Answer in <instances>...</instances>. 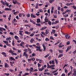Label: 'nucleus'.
<instances>
[{"instance_id": "17", "label": "nucleus", "mask_w": 76, "mask_h": 76, "mask_svg": "<svg viewBox=\"0 0 76 76\" xmlns=\"http://www.w3.org/2000/svg\"><path fill=\"white\" fill-rule=\"evenodd\" d=\"M14 38L16 39H17V40H19V37H17V36H15L14 37Z\"/></svg>"}, {"instance_id": "50", "label": "nucleus", "mask_w": 76, "mask_h": 76, "mask_svg": "<svg viewBox=\"0 0 76 76\" xmlns=\"http://www.w3.org/2000/svg\"><path fill=\"white\" fill-rule=\"evenodd\" d=\"M48 23L49 25H51V22L50 21H49L48 22Z\"/></svg>"}, {"instance_id": "26", "label": "nucleus", "mask_w": 76, "mask_h": 76, "mask_svg": "<svg viewBox=\"0 0 76 76\" xmlns=\"http://www.w3.org/2000/svg\"><path fill=\"white\" fill-rule=\"evenodd\" d=\"M37 23H39L40 22H41V20H40V19H37Z\"/></svg>"}, {"instance_id": "19", "label": "nucleus", "mask_w": 76, "mask_h": 76, "mask_svg": "<svg viewBox=\"0 0 76 76\" xmlns=\"http://www.w3.org/2000/svg\"><path fill=\"white\" fill-rule=\"evenodd\" d=\"M59 52L60 53H61V54H62V53H63V50H58Z\"/></svg>"}, {"instance_id": "18", "label": "nucleus", "mask_w": 76, "mask_h": 76, "mask_svg": "<svg viewBox=\"0 0 76 76\" xmlns=\"http://www.w3.org/2000/svg\"><path fill=\"white\" fill-rule=\"evenodd\" d=\"M34 41V39L33 38L31 39V40H30L31 43H32Z\"/></svg>"}, {"instance_id": "22", "label": "nucleus", "mask_w": 76, "mask_h": 76, "mask_svg": "<svg viewBox=\"0 0 76 76\" xmlns=\"http://www.w3.org/2000/svg\"><path fill=\"white\" fill-rule=\"evenodd\" d=\"M20 33H19V35H21V36H23V34L22 33V32H23V31H19Z\"/></svg>"}, {"instance_id": "41", "label": "nucleus", "mask_w": 76, "mask_h": 76, "mask_svg": "<svg viewBox=\"0 0 76 76\" xmlns=\"http://www.w3.org/2000/svg\"><path fill=\"white\" fill-rule=\"evenodd\" d=\"M48 20V18H47V17L46 16L45 19V21H47Z\"/></svg>"}, {"instance_id": "63", "label": "nucleus", "mask_w": 76, "mask_h": 76, "mask_svg": "<svg viewBox=\"0 0 76 76\" xmlns=\"http://www.w3.org/2000/svg\"><path fill=\"white\" fill-rule=\"evenodd\" d=\"M63 10H64L63 8H61V12H63Z\"/></svg>"}, {"instance_id": "30", "label": "nucleus", "mask_w": 76, "mask_h": 76, "mask_svg": "<svg viewBox=\"0 0 76 76\" xmlns=\"http://www.w3.org/2000/svg\"><path fill=\"white\" fill-rule=\"evenodd\" d=\"M72 8H73L74 9H75V10H76V7L75 6V5H73L72 6Z\"/></svg>"}, {"instance_id": "62", "label": "nucleus", "mask_w": 76, "mask_h": 76, "mask_svg": "<svg viewBox=\"0 0 76 76\" xmlns=\"http://www.w3.org/2000/svg\"><path fill=\"white\" fill-rule=\"evenodd\" d=\"M4 10H8V11H9V8H5L4 9Z\"/></svg>"}, {"instance_id": "13", "label": "nucleus", "mask_w": 76, "mask_h": 76, "mask_svg": "<svg viewBox=\"0 0 76 76\" xmlns=\"http://www.w3.org/2000/svg\"><path fill=\"white\" fill-rule=\"evenodd\" d=\"M15 63V62L14 61L11 62L10 61V64L11 66H13V64H14Z\"/></svg>"}, {"instance_id": "4", "label": "nucleus", "mask_w": 76, "mask_h": 76, "mask_svg": "<svg viewBox=\"0 0 76 76\" xmlns=\"http://www.w3.org/2000/svg\"><path fill=\"white\" fill-rule=\"evenodd\" d=\"M59 22V21L58 20L56 21H55V22H53L52 23V25H54V24L55 25H56V24H57V23H58Z\"/></svg>"}, {"instance_id": "14", "label": "nucleus", "mask_w": 76, "mask_h": 76, "mask_svg": "<svg viewBox=\"0 0 76 76\" xmlns=\"http://www.w3.org/2000/svg\"><path fill=\"white\" fill-rule=\"evenodd\" d=\"M23 56H25V57L26 58H28V54H25V55H24V54H23Z\"/></svg>"}, {"instance_id": "28", "label": "nucleus", "mask_w": 76, "mask_h": 76, "mask_svg": "<svg viewBox=\"0 0 76 76\" xmlns=\"http://www.w3.org/2000/svg\"><path fill=\"white\" fill-rule=\"evenodd\" d=\"M12 55H15V56H17V53H15L12 52V53H11Z\"/></svg>"}, {"instance_id": "29", "label": "nucleus", "mask_w": 76, "mask_h": 76, "mask_svg": "<svg viewBox=\"0 0 76 76\" xmlns=\"http://www.w3.org/2000/svg\"><path fill=\"white\" fill-rule=\"evenodd\" d=\"M42 67H43V69H45V68H46L47 67V66L46 65H45L44 66H42Z\"/></svg>"}, {"instance_id": "11", "label": "nucleus", "mask_w": 76, "mask_h": 76, "mask_svg": "<svg viewBox=\"0 0 76 76\" xmlns=\"http://www.w3.org/2000/svg\"><path fill=\"white\" fill-rule=\"evenodd\" d=\"M65 37L66 39H69L70 38V36H69V35L67 34L65 35Z\"/></svg>"}, {"instance_id": "42", "label": "nucleus", "mask_w": 76, "mask_h": 76, "mask_svg": "<svg viewBox=\"0 0 76 76\" xmlns=\"http://www.w3.org/2000/svg\"><path fill=\"white\" fill-rule=\"evenodd\" d=\"M45 40L47 41H48L50 40V39L48 38H46L45 39Z\"/></svg>"}, {"instance_id": "9", "label": "nucleus", "mask_w": 76, "mask_h": 76, "mask_svg": "<svg viewBox=\"0 0 76 76\" xmlns=\"http://www.w3.org/2000/svg\"><path fill=\"white\" fill-rule=\"evenodd\" d=\"M36 48H38V49H39V51H42V50H41V47L40 46H36Z\"/></svg>"}, {"instance_id": "56", "label": "nucleus", "mask_w": 76, "mask_h": 76, "mask_svg": "<svg viewBox=\"0 0 76 76\" xmlns=\"http://www.w3.org/2000/svg\"><path fill=\"white\" fill-rule=\"evenodd\" d=\"M19 17H20V18H21L22 17V14H19Z\"/></svg>"}, {"instance_id": "27", "label": "nucleus", "mask_w": 76, "mask_h": 76, "mask_svg": "<svg viewBox=\"0 0 76 76\" xmlns=\"http://www.w3.org/2000/svg\"><path fill=\"white\" fill-rule=\"evenodd\" d=\"M62 56H63V54H61L59 55V56H58V58H60V57H62Z\"/></svg>"}, {"instance_id": "48", "label": "nucleus", "mask_w": 76, "mask_h": 76, "mask_svg": "<svg viewBox=\"0 0 76 76\" xmlns=\"http://www.w3.org/2000/svg\"><path fill=\"white\" fill-rule=\"evenodd\" d=\"M50 39H52L53 40H54V39L52 36H50Z\"/></svg>"}, {"instance_id": "61", "label": "nucleus", "mask_w": 76, "mask_h": 76, "mask_svg": "<svg viewBox=\"0 0 76 76\" xmlns=\"http://www.w3.org/2000/svg\"><path fill=\"white\" fill-rule=\"evenodd\" d=\"M52 64H54V61H52Z\"/></svg>"}, {"instance_id": "32", "label": "nucleus", "mask_w": 76, "mask_h": 76, "mask_svg": "<svg viewBox=\"0 0 76 76\" xmlns=\"http://www.w3.org/2000/svg\"><path fill=\"white\" fill-rule=\"evenodd\" d=\"M36 25L37 26H41V24H40V23L36 24Z\"/></svg>"}, {"instance_id": "10", "label": "nucleus", "mask_w": 76, "mask_h": 76, "mask_svg": "<svg viewBox=\"0 0 76 76\" xmlns=\"http://www.w3.org/2000/svg\"><path fill=\"white\" fill-rule=\"evenodd\" d=\"M42 46L44 49L43 51H45V50H46V47L45 46V45H44V44H42Z\"/></svg>"}, {"instance_id": "46", "label": "nucleus", "mask_w": 76, "mask_h": 76, "mask_svg": "<svg viewBox=\"0 0 76 76\" xmlns=\"http://www.w3.org/2000/svg\"><path fill=\"white\" fill-rule=\"evenodd\" d=\"M35 8L36 9H38V5L37 4L36 5Z\"/></svg>"}, {"instance_id": "31", "label": "nucleus", "mask_w": 76, "mask_h": 76, "mask_svg": "<svg viewBox=\"0 0 76 76\" xmlns=\"http://www.w3.org/2000/svg\"><path fill=\"white\" fill-rule=\"evenodd\" d=\"M31 61H32V58H31L29 59H28V63H30Z\"/></svg>"}, {"instance_id": "24", "label": "nucleus", "mask_w": 76, "mask_h": 76, "mask_svg": "<svg viewBox=\"0 0 76 76\" xmlns=\"http://www.w3.org/2000/svg\"><path fill=\"white\" fill-rule=\"evenodd\" d=\"M3 42L4 43H5L6 44H9V43L8 42V41H3Z\"/></svg>"}, {"instance_id": "53", "label": "nucleus", "mask_w": 76, "mask_h": 76, "mask_svg": "<svg viewBox=\"0 0 76 76\" xmlns=\"http://www.w3.org/2000/svg\"><path fill=\"white\" fill-rule=\"evenodd\" d=\"M4 12V11H2V12H1V11H0V14H3V13Z\"/></svg>"}, {"instance_id": "3", "label": "nucleus", "mask_w": 76, "mask_h": 76, "mask_svg": "<svg viewBox=\"0 0 76 76\" xmlns=\"http://www.w3.org/2000/svg\"><path fill=\"white\" fill-rule=\"evenodd\" d=\"M76 70L75 69H73V72L74 73L72 74L73 75H74V76H76Z\"/></svg>"}, {"instance_id": "20", "label": "nucleus", "mask_w": 76, "mask_h": 76, "mask_svg": "<svg viewBox=\"0 0 76 76\" xmlns=\"http://www.w3.org/2000/svg\"><path fill=\"white\" fill-rule=\"evenodd\" d=\"M44 69V68H43V67H42V69L39 68V71H42Z\"/></svg>"}, {"instance_id": "39", "label": "nucleus", "mask_w": 76, "mask_h": 76, "mask_svg": "<svg viewBox=\"0 0 76 76\" xmlns=\"http://www.w3.org/2000/svg\"><path fill=\"white\" fill-rule=\"evenodd\" d=\"M10 35H14V34H13V33L12 32H10Z\"/></svg>"}, {"instance_id": "45", "label": "nucleus", "mask_w": 76, "mask_h": 76, "mask_svg": "<svg viewBox=\"0 0 76 76\" xmlns=\"http://www.w3.org/2000/svg\"><path fill=\"white\" fill-rule=\"evenodd\" d=\"M39 11L40 12H43V10H42V9H39Z\"/></svg>"}, {"instance_id": "49", "label": "nucleus", "mask_w": 76, "mask_h": 76, "mask_svg": "<svg viewBox=\"0 0 76 76\" xmlns=\"http://www.w3.org/2000/svg\"><path fill=\"white\" fill-rule=\"evenodd\" d=\"M69 44H70V42L69 41H68L66 43V45H69Z\"/></svg>"}, {"instance_id": "5", "label": "nucleus", "mask_w": 76, "mask_h": 76, "mask_svg": "<svg viewBox=\"0 0 76 76\" xmlns=\"http://www.w3.org/2000/svg\"><path fill=\"white\" fill-rule=\"evenodd\" d=\"M4 67H9V64H8L7 63H5L4 64Z\"/></svg>"}, {"instance_id": "43", "label": "nucleus", "mask_w": 76, "mask_h": 76, "mask_svg": "<svg viewBox=\"0 0 76 76\" xmlns=\"http://www.w3.org/2000/svg\"><path fill=\"white\" fill-rule=\"evenodd\" d=\"M9 52L10 53H13V51L11 50H10Z\"/></svg>"}, {"instance_id": "58", "label": "nucleus", "mask_w": 76, "mask_h": 76, "mask_svg": "<svg viewBox=\"0 0 76 76\" xmlns=\"http://www.w3.org/2000/svg\"><path fill=\"white\" fill-rule=\"evenodd\" d=\"M27 17H28V18H29V17L30 16V15L29 14H28L27 15H26Z\"/></svg>"}, {"instance_id": "33", "label": "nucleus", "mask_w": 76, "mask_h": 76, "mask_svg": "<svg viewBox=\"0 0 76 76\" xmlns=\"http://www.w3.org/2000/svg\"><path fill=\"white\" fill-rule=\"evenodd\" d=\"M49 2H50V3H53V2H54V0H50L49 1Z\"/></svg>"}, {"instance_id": "21", "label": "nucleus", "mask_w": 76, "mask_h": 76, "mask_svg": "<svg viewBox=\"0 0 76 76\" xmlns=\"http://www.w3.org/2000/svg\"><path fill=\"white\" fill-rule=\"evenodd\" d=\"M47 28V27H42V28H40V30H41V31H42V30L45 29Z\"/></svg>"}, {"instance_id": "15", "label": "nucleus", "mask_w": 76, "mask_h": 76, "mask_svg": "<svg viewBox=\"0 0 76 76\" xmlns=\"http://www.w3.org/2000/svg\"><path fill=\"white\" fill-rule=\"evenodd\" d=\"M12 1V2L13 3H14V4H16L17 3V1H16V0H13Z\"/></svg>"}, {"instance_id": "40", "label": "nucleus", "mask_w": 76, "mask_h": 76, "mask_svg": "<svg viewBox=\"0 0 76 76\" xmlns=\"http://www.w3.org/2000/svg\"><path fill=\"white\" fill-rule=\"evenodd\" d=\"M27 52L28 51H25V52H24L23 53V54H24V55H25V54H26V53H27Z\"/></svg>"}, {"instance_id": "34", "label": "nucleus", "mask_w": 76, "mask_h": 76, "mask_svg": "<svg viewBox=\"0 0 76 76\" xmlns=\"http://www.w3.org/2000/svg\"><path fill=\"white\" fill-rule=\"evenodd\" d=\"M64 70H65V73H67L68 72V71H67V69H66V68H65Z\"/></svg>"}, {"instance_id": "55", "label": "nucleus", "mask_w": 76, "mask_h": 76, "mask_svg": "<svg viewBox=\"0 0 76 76\" xmlns=\"http://www.w3.org/2000/svg\"><path fill=\"white\" fill-rule=\"evenodd\" d=\"M25 34H28V35L29 32L28 31H25Z\"/></svg>"}, {"instance_id": "60", "label": "nucleus", "mask_w": 76, "mask_h": 76, "mask_svg": "<svg viewBox=\"0 0 76 76\" xmlns=\"http://www.w3.org/2000/svg\"><path fill=\"white\" fill-rule=\"evenodd\" d=\"M45 34H48V31H47V30H46L45 31Z\"/></svg>"}, {"instance_id": "16", "label": "nucleus", "mask_w": 76, "mask_h": 76, "mask_svg": "<svg viewBox=\"0 0 76 76\" xmlns=\"http://www.w3.org/2000/svg\"><path fill=\"white\" fill-rule=\"evenodd\" d=\"M1 54H2V55H4L5 57H6V56H7L6 54V53L5 52H3L1 53Z\"/></svg>"}, {"instance_id": "2", "label": "nucleus", "mask_w": 76, "mask_h": 76, "mask_svg": "<svg viewBox=\"0 0 76 76\" xmlns=\"http://www.w3.org/2000/svg\"><path fill=\"white\" fill-rule=\"evenodd\" d=\"M72 48V46H68L66 49V52H67L68 50H70Z\"/></svg>"}, {"instance_id": "64", "label": "nucleus", "mask_w": 76, "mask_h": 76, "mask_svg": "<svg viewBox=\"0 0 76 76\" xmlns=\"http://www.w3.org/2000/svg\"><path fill=\"white\" fill-rule=\"evenodd\" d=\"M61 76H66V75L64 74H62Z\"/></svg>"}, {"instance_id": "57", "label": "nucleus", "mask_w": 76, "mask_h": 76, "mask_svg": "<svg viewBox=\"0 0 76 76\" xmlns=\"http://www.w3.org/2000/svg\"><path fill=\"white\" fill-rule=\"evenodd\" d=\"M24 74H25V75H29V73H25Z\"/></svg>"}, {"instance_id": "1", "label": "nucleus", "mask_w": 76, "mask_h": 76, "mask_svg": "<svg viewBox=\"0 0 76 76\" xmlns=\"http://www.w3.org/2000/svg\"><path fill=\"white\" fill-rule=\"evenodd\" d=\"M62 45V42L60 43L59 45L58 46V47H59V48H62V47H63L64 46V45Z\"/></svg>"}, {"instance_id": "59", "label": "nucleus", "mask_w": 76, "mask_h": 76, "mask_svg": "<svg viewBox=\"0 0 76 76\" xmlns=\"http://www.w3.org/2000/svg\"><path fill=\"white\" fill-rule=\"evenodd\" d=\"M14 22H17V20H16L15 18L14 19Z\"/></svg>"}, {"instance_id": "8", "label": "nucleus", "mask_w": 76, "mask_h": 76, "mask_svg": "<svg viewBox=\"0 0 76 76\" xmlns=\"http://www.w3.org/2000/svg\"><path fill=\"white\" fill-rule=\"evenodd\" d=\"M9 58L10 61H11V60H13V61H15V59L13 58L12 56L10 57Z\"/></svg>"}, {"instance_id": "54", "label": "nucleus", "mask_w": 76, "mask_h": 76, "mask_svg": "<svg viewBox=\"0 0 76 76\" xmlns=\"http://www.w3.org/2000/svg\"><path fill=\"white\" fill-rule=\"evenodd\" d=\"M61 8V7H58V10H60Z\"/></svg>"}, {"instance_id": "7", "label": "nucleus", "mask_w": 76, "mask_h": 76, "mask_svg": "<svg viewBox=\"0 0 76 76\" xmlns=\"http://www.w3.org/2000/svg\"><path fill=\"white\" fill-rule=\"evenodd\" d=\"M47 69H48L50 68V69H51V66L48 63H47Z\"/></svg>"}, {"instance_id": "23", "label": "nucleus", "mask_w": 76, "mask_h": 76, "mask_svg": "<svg viewBox=\"0 0 76 76\" xmlns=\"http://www.w3.org/2000/svg\"><path fill=\"white\" fill-rule=\"evenodd\" d=\"M9 39L11 40L12 39V38L10 37L9 38L8 37L6 38V40L7 41H8V40H9Z\"/></svg>"}, {"instance_id": "25", "label": "nucleus", "mask_w": 76, "mask_h": 76, "mask_svg": "<svg viewBox=\"0 0 76 76\" xmlns=\"http://www.w3.org/2000/svg\"><path fill=\"white\" fill-rule=\"evenodd\" d=\"M50 56V53L48 54L47 55H46L45 56H44L45 58H47V57H48V56Z\"/></svg>"}, {"instance_id": "35", "label": "nucleus", "mask_w": 76, "mask_h": 76, "mask_svg": "<svg viewBox=\"0 0 76 76\" xmlns=\"http://www.w3.org/2000/svg\"><path fill=\"white\" fill-rule=\"evenodd\" d=\"M30 22H31L32 23H33L34 24H35V23L34 21H32L31 20H30Z\"/></svg>"}, {"instance_id": "12", "label": "nucleus", "mask_w": 76, "mask_h": 76, "mask_svg": "<svg viewBox=\"0 0 76 76\" xmlns=\"http://www.w3.org/2000/svg\"><path fill=\"white\" fill-rule=\"evenodd\" d=\"M56 30H52V32H51V34H54L55 33H56Z\"/></svg>"}, {"instance_id": "37", "label": "nucleus", "mask_w": 76, "mask_h": 76, "mask_svg": "<svg viewBox=\"0 0 76 76\" xmlns=\"http://www.w3.org/2000/svg\"><path fill=\"white\" fill-rule=\"evenodd\" d=\"M37 65H38V67H41V65L39 64V63H38L37 64Z\"/></svg>"}, {"instance_id": "38", "label": "nucleus", "mask_w": 76, "mask_h": 76, "mask_svg": "<svg viewBox=\"0 0 76 76\" xmlns=\"http://www.w3.org/2000/svg\"><path fill=\"white\" fill-rule=\"evenodd\" d=\"M55 62L56 64H58V61L56 59H55Z\"/></svg>"}, {"instance_id": "44", "label": "nucleus", "mask_w": 76, "mask_h": 76, "mask_svg": "<svg viewBox=\"0 0 76 76\" xmlns=\"http://www.w3.org/2000/svg\"><path fill=\"white\" fill-rule=\"evenodd\" d=\"M5 75H6V76H9V75H10V74H9V73H5Z\"/></svg>"}, {"instance_id": "47", "label": "nucleus", "mask_w": 76, "mask_h": 76, "mask_svg": "<svg viewBox=\"0 0 76 76\" xmlns=\"http://www.w3.org/2000/svg\"><path fill=\"white\" fill-rule=\"evenodd\" d=\"M34 35V34H31L30 35V37H33Z\"/></svg>"}, {"instance_id": "52", "label": "nucleus", "mask_w": 76, "mask_h": 76, "mask_svg": "<svg viewBox=\"0 0 76 76\" xmlns=\"http://www.w3.org/2000/svg\"><path fill=\"white\" fill-rule=\"evenodd\" d=\"M34 69L33 68V67H31L30 69V71L31 72H32V70H33Z\"/></svg>"}, {"instance_id": "6", "label": "nucleus", "mask_w": 76, "mask_h": 76, "mask_svg": "<svg viewBox=\"0 0 76 76\" xmlns=\"http://www.w3.org/2000/svg\"><path fill=\"white\" fill-rule=\"evenodd\" d=\"M1 3L4 6H6V3H7V2H4L3 1H1Z\"/></svg>"}, {"instance_id": "36", "label": "nucleus", "mask_w": 76, "mask_h": 76, "mask_svg": "<svg viewBox=\"0 0 76 76\" xmlns=\"http://www.w3.org/2000/svg\"><path fill=\"white\" fill-rule=\"evenodd\" d=\"M42 34H43V35H45V36H46V34H45V33L44 32H41Z\"/></svg>"}, {"instance_id": "51", "label": "nucleus", "mask_w": 76, "mask_h": 76, "mask_svg": "<svg viewBox=\"0 0 76 76\" xmlns=\"http://www.w3.org/2000/svg\"><path fill=\"white\" fill-rule=\"evenodd\" d=\"M70 12V10H67L66 11V13H67V12Z\"/></svg>"}]
</instances>
